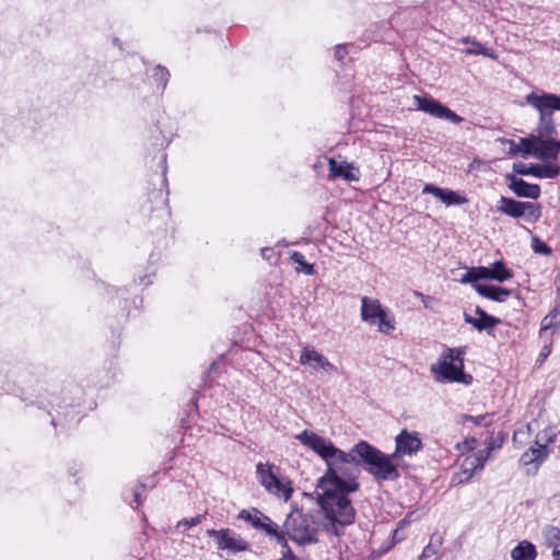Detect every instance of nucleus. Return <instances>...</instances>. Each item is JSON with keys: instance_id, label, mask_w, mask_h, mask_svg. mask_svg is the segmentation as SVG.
Instances as JSON below:
<instances>
[{"instance_id": "6", "label": "nucleus", "mask_w": 560, "mask_h": 560, "mask_svg": "<svg viewBox=\"0 0 560 560\" xmlns=\"http://www.w3.org/2000/svg\"><path fill=\"white\" fill-rule=\"evenodd\" d=\"M361 319L371 325L377 326L381 334L388 335L395 330V319L388 316L377 299L363 296L361 299Z\"/></svg>"}, {"instance_id": "29", "label": "nucleus", "mask_w": 560, "mask_h": 560, "mask_svg": "<svg viewBox=\"0 0 560 560\" xmlns=\"http://www.w3.org/2000/svg\"><path fill=\"white\" fill-rule=\"evenodd\" d=\"M488 267H472L463 276L462 282H476L480 279H488Z\"/></svg>"}, {"instance_id": "16", "label": "nucleus", "mask_w": 560, "mask_h": 560, "mask_svg": "<svg viewBox=\"0 0 560 560\" xmlns=\"http://www.w3.org/2000/svg\"><path fill=\"white\" fill-rule=\"evenodd\" d=\"M518 174L533 175L538 178H556L560 174V167L553 165H532L515 168Z\"/></svg>"}, {"instance_id": "45", "label": "nucleus", "mask_w": 560, "mask_h": 560, "mask_svg": "<svg viewBox=\"0 0 560 560\" xmlns=\"http://www.w3.org/2000/svg\"><path fill=\"white\" fill-rule=\"evenodd\" d=\"M462 42L465 43V44H468V43L472 44V42H475V40L471 39L470 37H465V38L462 39Z\"/></svg>"}, {"instance_id": "28", "label": "nucleus", "mask_w": 560, "mask_h": 560, "mask_svg": "<svg viewBox=\"0 0 560 560\" xmlns=\"http://www.w3.org/2000/svg\"><path fill=\"white\" fill-rule=\"evenodd\" d=\"M557 440V433L552 428H547L545 430L539 431L536 434L535 444L544 446V448L548 450V446L555 443Z\"/></svg>"}, {"instance_id": "3", "label": "nucleus", "mask_w": 560, "mask_h": 560, "mask_svg": "<svg viewBox=\"0 0 560 560\" xmlns=\"http://www.w3.org/2000/svg\"><path fill=\"white\" fill-rule=\"evenodd\" d=\"M354 452L358 453L361 464L365 465V470L377 480H396L399 471L393 464L389 456L382 453L376 447L365 441L354 445Z\"/></svg>"}, {"instance_id": "27", "label": "nucleus", "mask_w": 560, "mask_h": 560, "mask_svg": "<svg viewBox=\"0 0 560 560\" xmlns=\"http://www.w3.org/2000/svg\"><path fill=\"white\" fill-rule=\"evenodd\" d=\"M291 259L294 264L299 265V267H296V272H303L308 276H313L315 273L314 265L306 262L302 253L293 252L291 254Z\"/></svg>"}, {"instance_id": "2", "label": "nucleus", "mask_w": 560, "mask_h": 560, "mask_svg": "<svg viewBox=\"0 0 560 560\" xmlns=\"http://www.w3.org/2000/svg\"><path fill=\"white\" fill-rule=\"evenodd\" d=\"M464 354L462 348H450L430 368L436 382L462 383L469 385L472 377L464 373Z\"/></svg>"}, {"instance_id": "46", "label": "nucleus", "mask_w": 560, "mask_h": 560, "mask_svg": "<svg viewBox=\"0 0 560 560\" xmlns=\"http://www.w3.org/2000/svg\"><path fill=\"white\" fill-rule=\"evenodd\" d=\"M269 252H271L270 248H262L261 249V254H262L264 257H266V253H269Z\"/></svg>"}, {"instance_id": "43", "label": "nucleus", "mask_w": 560, "mask_h": 560, "mask_svg": "<svg viewBox=\"0 0 560 560\" xmlns=\"http://www.w3.org/2000/svg\"><path fill=\"white\" fill-rule=\"evenodd\" d=\"M550 351H551L550 347L549 346H545L540 354L542 357H547L550 353Z\"/></svg>"}, {"instance_id": "44", "label": "nucleus", "mask_w": 560, "mask_h": 560, "mask_svg": "<svg viewBox=\"0 0 560 560\" xmlns=\"http://www.w3.org/2000/svg\"><path fill=\"white\" fill-rule=\"evenodd\" d=\"M552 557H553V560H560V550L553 549Z\"/></svg>"}, {"instance_id": "18", "label": "nucleus", "mask_w": 560, "mask_h": 560, "mask_svg": "<svg viewBox=\"0 0 560 560\" xmlns=\"http://www.w3.org/2000/svg\"><path fill=\"white\" fill-rule=\"evenodd\" d=\"M328 165H329V176L330 178H337V177H340V178H343L348 182H352V180H358V177L355 176V174L351 171V165L343 162V163H338L336 162L334 159H329L328 160Z\"/></svg>"}, {"instance_id": "19", "label": "nucleus", "mask_w": 560, "mask_h": 560, "mask_svg": "<svg viewBox=\"0 0 560 560\" xmlns=\"http://www.w3.org/2000/svg\"><path fill=\"white\" fill-rule=\"evenodd\" d=\"M512 560H536V547L528 540H522L511 550Z\"/></svg>"}, {"instance_id": "11", "label": "nucleus", "mask_w": 560, "mask_h": 560, "mask_svg": "<svg viewBox=\"0 0 560 560\" xmlns=\"http://www.w3.org/2000/svg\"><path fill=\"white\" fill-rule=\"evenodd\" d=\"M525 102L539 113V117L552 116L555 110H560V98L555 94L532 92L525 96Z\"/></svg>"}, {"instance_id": "21", "label": "nucleus", "mask_w": 560, "mask_h": 560, "mask_svg": "<svg viewBox=\"0 0 560 560\" xmlns=\"http://www.w3.org/2000/svg\"><path fill=\"white\" fill-rule=\"evenodd\" d=\"M476 471L480 470L477 469V466L474 464L471 458L467 456L460 465V470L453 477V482L466 483L472 478Z\"/></svg>"}, {"instance_id": "14", "label": "nucleus", "mask_w": 560, "mask_h": 560, "mask_svg": "<svg viewBox=\"0 0 560 560\" xmlns=\"http://www.w3.org/2000/svg\"><path fill=\"white\" fill-rule=\"evenodd\" d=\"M423 194H431L439 200H441L446 206H460L465 205L468 200L466 197L460 196L454 190L447 188H440L432 184H425L423 189Z\"/></svg>"}, {"instance_id": "39", "label": "nucleus", "mask_w": 560, "mask_h": 560, "mask_svg": "<svg viewBox=\"0 0 560 560\" xmlns=\"http://www.w3.org/2000/svg\"><path fill=\"white\" fill-rule=\"evenodd\" d=\"M530 433H532V425H530V423H527L523 429H518L517 431L514 432L513 441H515L517 439V436L521 434L529 435Z\"/></svg>"}, {"instance_id": "23", "label": "nucleus", "mask_w": 560, "mask_h": 560, "mask_svg": "<svg viewBox=\"0 0 560 560\" xmlns=\"http://www.w3.org/2000/svg\"><path fill=\"white\" fill-rule=\"evenodd\" d=\"M488 279L497 280L499 282H503L513 277V273L510 269L505 267L503 261H495L491 268H488Z\"/></svg>"}, {"instance_id": "8", "label": "nucleus", "mask_w": 560, "mask_h": 560, "mask_svg": "<svg viewBox=\"0 0 560 560\" xmlns=\"http://www.w3.org/2000/svg\"><path fill=\"white\" fill-rule=\"evenodd\" d=\"M497 210L514 219L524 218L527 222L534 223L541 217L540 206L528 202L517 201L513 198L501 197Z\"/></svg>"}, {"instance_id": "30", "label": "nucleus", "mask_w": 560, "mask_h": 560, "mask_svg": "<svg viewBox=\"0 0 560 560\" xmlns=\"http://www.w3.org/2000/svg\"><path fill=\"white\" fill-rule=\"evenodd\" d=\"M493 448V443L490 441L488 446L483 450L478 451L476 454L468 456L471 458L474 464L477 466V469L482 470L487 460L491 455V451Z\"/></svg>"}, {"instance_id": "25", "label": "nucleus", "mask_w": 560, "mask_h": 560, "mask_svg": "<svg viewBox=\"0 0 560 560\" xmlns=\"http://www.w3.org/2000/svg\"><path fill=\"white\" fill-rule=\"evenodd\" d=\"M265 517H266V515L262 514L257 509L242 510L238 513V518L249 522L252 524V526L256 529H259V527L262 526L261 523L264 522Z\"/></svg>"}, {"instance_id": "36", "label": "nucleus", "mask_w": 560, "mask_h": 560, "mask_svg": "<svg viewBox=\"0 0 560 560\" xmlns=\"http://www.w3.org/2000/svg\"><path fill=\"white\" fill-rule=\"evenodd\" d=\"M438 549L436 547L432 546L431 544L425 546L421 556L420 560H431L436 556Z\"/></svg>"}, {"instance_id": "4", "label": "nucleus", "mask_w": 560, "mask_h": 560, "mask_svg": "<svg viewBox=\"0 0 560 560\" xmlns=\"http://www.w3.org/2000/svg\"><path fill=\"white\" fill-rule=\"evenodd\" d=\"M283 528L285 536L300 545L317 541V530L313 521L298 509L292 510L288 514Z\"/></svg>"}, {"instance_id": "20", "label": "nucleus", "mask_w": 560, "mask_h": 560, "mask_svg": "<svg viewBox=\"0 0 560 560\" xmlns=\"http://www.w3.org/2000/svg\"><path fill=\"white\" fill-rule=\"evenodd\" d=\"M549 451L544 448V446L536 445L530 447L521 456V462L524 466H528L532 464H540L548 456Z\"/></svg>"}, {"instance_id": "48", "label": "nucleus", "mask_w": 560, "mask_h": 560, "mask_svg": "<svg viewBox=\"0 0 560 560\" xmlns=\"http://www.w3.org/2000/svg\"><path fill=\"white\" fill-rule=\"evenodd\" d=\"M138 498H139V494H138V493H136V494H135V500H136V501H138Z\"/></svg>"}, {"instance_id": "22", "label": "nucleus", "mask_w": 560, "mask_h": 560, "mask_svg": "<svg viewBox=\"0 0 560 560\" xmlns=\"http://www.w3.org/2000/svg\"><path fill=\"white\" fill-rule=\"evenodd\" d=\"M261 525L262 526L259 527L260 530H264L268 536L276 538L279 544H285V533L283 527L282 529H279L278 524L272 522L268 516L265 517Z\"/></svg>"}, {"instance_id": "37", "label": "nucleus", "mask_w": 560, "mask_h": 560, "mask_svg": "<svg viewBox=\"0 0 560 560\" xmlns=\"http://www.w3.org/2000/svg\"><path fill=\"white\" fill-rule=\"evenodd\" d=\"M489 418V415H480V416H466L465 419L468 421H471L472 423L477 425H487V419Z\"/></svg>"}, {"instance_id": "32", "label": "nucleus", "mask_w": 560, "mask_h": 560, "mask_svg": "<svg viewBox=\"0 0 560 560\" xmlns=\"http://www.w3.org/2000/svg\"><path fill=\"white\" fill-rule=\"evenodd\" d=\"M464 319L465 323L470 324L474 328H476L479 331H482L485 329L493 328L499 323H492L489 324L488 320L483 319V317H472L471 315L464 313Z\"/></svg>"}, {"instance_id": "34", "label": "nucleus", "mask_w": 560, "mask_h": 560, "mask_svg": "<svg viewBox=\"0 0 560 560\" xmlns=\"http://www.w3.org/2000/svg\"><path fill=\"white\" fill-rule=\"evenodd\" d=\"M168 77H170V73L165 68H163L161 66H158L154 68L153 78L159 83V85H161L163 89L165 88V85L167 83Z\"/></svg>"}, {"instance_id": "49", "label": "nucleus", "mask_w": 560, "mask_h": 560, "mask_svg": "<svg viewBox=\"0 0 560 560\" xmlns=\"http://www.w3.org/2000/svg\"><path fill=\"white\" fill-rule=\"evenodd\" d=\"M281 560H294V559H281Z\"/></svg>"}, {"instance_id": "9", "label": "nucleus", "mask_w": 560, "mask_h": 560, "mask_svg": "<svg viewBox=\"0 0 560 560\" xmlns=\"http://www.w3.org/2000/svg\"><path fill=\"white\" fill-rule=\"evenodd\" d=\"M413 104L417 106V109L428 113L436 118L450 120L454 124H459L463 120V118L456 113L434 98L415 95Z\"/></svg>"}, {"instance_id": "47", "label": "nucleus", "mask_w": 560, "mask_h": 560, "mask_svg": "<svg viewBox=\"0 0 560 560\" xmlns=\"http://www.w3.org/2000/svg\"><path fill=\"white\" fill-rule=\"evenodd\" d=\"M416 294H417L418 296H420L422 300H424V299H425V296H424L422 293H418V292H417Z\"/></svg>"}, {"instance_id": "10", "label": "nucleus", "mask_w": 560, "mask_h": 560, "mask_svg": "<svg viewBox=\"0 0 560 560\" xmlns=\"http://www.w3.org/2000/svg\"><path fill=\"white\" fill-rule=\"evenodd\" d=\"M207 534L217 538L219 549L226 550L230 553H237L249 549V544L229 528L209 529Z\"/></svg>"}, {"instance_id": "5", "label": "nucleus", "mask_w": 560, "mask_h": 560, "mask_svg": "<svg viewBox=\"0 0 560 560\" xmlns=\"http://www.w3.org/2000/svg\"><path fill=\"white\" fill-rule=\"evenodd\" d=\"M273 469L275 466L270 463H258L256 465L257 479L268 493L288 501L293 492L292 483L288 478L279 477Z\"/></svg>"}, {"instance_id": "26", "label": "nucleus", "mask_w": 560, "mask_h": 560, "mask_svg": "<svg viewBox=\"0 0 560 560\" xmlns=\"http://www.w3.org/2000/svg\"><path fill=\"white\" fill-rule=\"evenodd\" d=\"M542 537L548 547L557 549L560 547V528L556 526H545L542 528Z\"/></svg>"}, {"instance_id": "42", "label": "nucleus", "mask_w": 560, "mask_h": 560, "mask_svg": "<svg viewBox=\"0 0 560 560\" xmlns=\"http://www.w3.org/2000/svg\"><path fill=\"white\" fill-rule=\"evenodd\" d=\"M456 446H457V448H458V450H462V447H467V448H469V450H471V448H472V446H471V445H469V442H468L467 440H465V441H464V442H462V443H457V445H456Z\"/></svg>"}, {"instance_id": "31", "label": "nucleus", "mask_w": 560, "mask_h": 560, "mask_svg": "<svg viewBox=\"0 0 560 560\" xmlns=\"http://www.w3.org/2000/svg\"><path fill=\"white\" fill-rule=\"evenodd\" d=\"M560 326V312L552 311L541 320L540 335L546 334L549 329Z\"/></svg>"}, {"instance_id": "41", "label": "nucleus", "mask_w": 560, "mask_h": 560, "mask_svg": "<svg viewBox=\"0 0 560 560\" xmlns=\"http://www.w3.org/2000/svg\"><path fill=\"white\" fill-rule=\"evenodd\" d=\"M536 253L550 254L551 249L545 244L540 243L538 246L534 247Z\"/></svg>"}, {"instance_id": "12", "label": "nucleus", "mask_w": 560, "mask_h": 560, "mask_svg": "<svg viewBox=\"0 0 560 560\" xmlns=\"http://www.w3.org/2000/svg\"><path fill=\"white\" fill-rule=\"evenodd\" d=\"M395 453L393 456H412L422 448V441L418 432L404 429L395 439Z\"/></svg>"}, {"instance_id": "33", "label": "nucleus", "mask_w": 560, "mask_h": 560, "mask_svg": "<svg viewBox=\"0 0 560 560\" xmlns=\"http://www.w3.org/2000/svg\"><path fill=\"white\" fill-rule=\"evenodd\" d=\"M475 48H468L464 50L466 55H482L486 57L494 58L493 50L487 47L481 46L478 42H472Z\"/></svg>"}, {"instance_id": "35", "label": "nucleus", "mask_w": 560, "mask_h": 560, "mask_svg": "<svg viewBox=\"0 0 560 560\" xmlns=\"http://www.w3.org/2000/svg\"><path fill=\"white\" fill-rule=\"evenodd\" d=\"M202 518H203L202 515H197L191 518H183L177 523V527L178 526H185L187 528L194 527V526L198 525L202 521Z\"/></svg>"}, {"instance_id": "24", "label": "nucleus", "mask_w": 560, "mask_h": 560, "mask_svg": "<svg viewBox=\"0 0 560 560\" xmlns=\"http://www.w3.org/2000/svg\"><path fill=\"white\" fill-rule=\"evenodd\" d=\"M555 132L556 126L552 116L539 117L537 135H534V137H541V139H548Z\"/></svg>"}, {"instance_id": "7", "label": "nucleus", "mask_w": 560, "mask_h": 560, "mask_svg": "<svg viewBox=\"0 0 560 560\" xmlns=\"http://www.w3.org/2000/svg\"><path fill=\"white\" fill-rule=\"evenodd\" d=\"M520 151L523 155H532L538 160H557L560 153V140L541 139V137H528L520 139Z\"/></svg>"}, {"instance_id": "40", "label": "nucleus", "mask_w": 560, "mask_h": 560, "mask_svg": "<svg viewBox=\"0 0 560 560\" xmlns=\"http://www.w3.org/2000/svg\"><path fill=\"white\" fill-rule=\"evenodd\" d=\"M346 54H347L346 47H343L341 45H338L336 47L335 57L338 60H342L345 58Z\"/></svg>"}, {"instance_id": "1", "label": "nucleus", "mask_w": 560, "mask_h": 560, "mask_svg": "<svg viewBox=\"0 0 560 560\" xmlns=\"http://www.w3.org/2000/svg\"><path fill=\"white\" fill-rule=\"evenodd\" d=\"M304 446L317 454L326 464V471L318 479V504L326 514L325 530L336 536L342 527L353 523L355 510L348 494L360 489L358 481L361 460L354 445L345 452L314 431L304 430L295 435Z\"/></svg>"}, {"instance_id": "13", "label": "nucleus", "mask_w": 560, "mask_h": 560, "mask_svg": "<svg viewBox=\"0 0 560 560\" xmlns=\"http://www.w3.org/2000/svg\"><path fill=\"white\" fill-rule=\"evenodd\" d=\"M300 363L308 365L314 370H322L326 373L336 371L335 365L314 348L305 347L300 355Z\"/></svg>"}, {"instance_id": "15", "label": "nucleus", "mask_w": 560, "mask_h": 560, "mask_svg": "<svg viewBox=\"0 0 560 560\" xmlns=\"http://www.w3.org/2000/svg\"><path fill=\"white\" fill-rule=\"evenodd\" d=\"M509 188L522 198L537 199L540 196V187L536 184H529L515 175H509Z\"/></svg>"}, {"instance_id": "17", "label": "nucleus", "mask_w": 560, "mask_h": 560, "mask_svg": "<svg viewBox=\"0 0 560 560\" xmlns=\"http://www.w3.org/2000/svg\"><path fill=\"white\" fill-rule=\"evenodd\" d=\"M474 288L481 296L495 302H504L511 295V290L501 287L477 283Z\"/></svg>"}, {"instance_id": "38", "label": "nucleus", "mask_w": 560, "mask_h": 560, "mask_svg": "<svg viewBox=\"0 0 560 560\" xmlns=\"http://www.w3.org/2000/svg\"><path fill=\"white\" fill-rule=\"evenodd\" d=\"M475 314L478 316V317H483V319L488 320L489 324H492V323H500V319L494 317V316H491L489 314H487L482 308H480L479 306L476 307L475 310Z\"/></svg>"}]
</instances>
